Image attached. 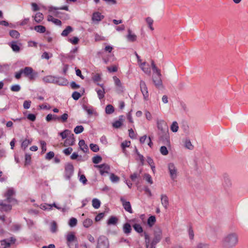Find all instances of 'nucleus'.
I'll return each instance as SVG.
<instances>
[{
    "mask_svg": "<svg viewBox=\"0 0 248 248\" xmlns=\"http://www.w3.org/2000/svg\"><path fill=\"white\" fill-rule=\"evenodd\" d=\"M91 149L94 152H97L99 150V147L98 145L96 144L91 143L90 145Z\"/></svg>",
    "mask_w": 248,
    "mask_h": 248,
    "instance_id": "31",
    "label": "nucleus"
},
{
    "mask_svg": "<svg viewBox=\"0 0 248 248\" xmlns=\"http://www.w3.org/2000/svg\"><path fill=\"white\" fill-rule=\"evenodd\" d=\"M54 153L53 152L50 151L47 153L46 156V158L48 160H50L53 158L54 157Z\"/></svg>",
    "mask_w": 248,
    "mask_h": 248,
    "instance_id": "39",
    "label": "nucleus"
},
{
    "mask_svg": "<svg viewBox=\"0 0 248 248\" xmlns=\"http://www.w3.org/2000/svg\"><path fill=\"white\" fill-rule=\"evenodd\" d=\"M14 192L12 190H9L7 191V192L5 194V196L6 197V199L8 200H10L12 199L13 196Z\"/></svg>",
    "mask_w": 248,
    "mask_h": 248,
    "instance_id": "33",
    "label": "nucleus"
},
{
    "mask_svg": "<svg viewBox=\"0 0 248 248\" xmlns=\"http://www.w3.org/2000/svg\"><path fill=\"white\" fill-rule=\"evenodd\" d=\"M67 244L70 248H77V240L73 233H70L67 235Z\"/></svg>",
    "mask_w": 248,
    "mask_h": 248,
    "instance_id": "3",
    "label": "nucleus"
},
{
    "mask_svg": "<svg viewBox=\"0 0 248 248\" xmlns=\"http://www.w3.org/2000/svg\"><path fill=\"white\" fill-rule=\"evenodd\" d=\"M96 167L99 169L100 172L102 175H103L105 173H108L109 167L108 165L106 164H102L97 166Z\"/></svg>",
    "mask_w": 248,
    "mask_h": 248,
    "instance_id": "9",
    "label": "nucleus"
},
{
    "mask_svg": "<svg viewBox=\"0 0 248 248\" xmlns=\"http://www.w3.org/2000/svg\"><path fill=\"white\" fill-rule=\"evenodd\" d=\"M81 94L77 92H75L72 94V97L76 100L78 99L81 97Z\"/></svg>",
    "mask_w": 248,
    "mask_h": 248,
    "instance_id": "40",
    "label": "nucleus"
},
{
    "mask_svg": "<svg viewBox=\"0 0 248 248\" xmlns=\"http://www.w3.org/2000/svg\"><path fill=\"white\" fill-rule=\"evenodd\" d=\"M161 153L164 155H166L168 154L169 152L166 146H161L160 149Z\"/></svg>",
    "mask_w": 248,
    "mask_h": 248,
    "instance_id": "38",
    "label": "nucleus"
},
{
    "mask_svg": "<svg viewBox=\"0 0 248 248\" xmlns=\"http://www.w3.org/2000/svg\"><path fill=\"white\" fill-rule=\"evenodd\" d=\"M113 79L115 84L117 87V88L118 89H121L122 88V83L120 79L116 77H114L113 78Z\"/></svg>",
    "mask_w": 248,
    "mask_h": 248,
    "instance_id": "23",
    "label": "nucleus"
},
{
    "mask_svg": "<svg viewBox=\"0 0 248 248\" xmlns=\"http://www.w3.org/2000/svg\"><path fill=\"white\" fill-rule=\"evenodd\" d=\"M56 119L54 116L51 114H48L46 117V120L47 121H50L52 120V119Z\"/></svg>",
    "mask_w": 248,
    "mask_h": 248,
    "instance_id": "62",
    "label": "nucleus"
},
{
    "mask_svg": "<svg viewBox=\"0 0 248 248\" xmlns=\"http://www.w3.org/2000/svg\"><path fill=\"white\" fill-rule=\"evenodd\" d=\"M34 30L39 33H45L46 31V28L42 25H37L34 27Z\"/></svg>",
    "mask_w": 248,
    "mask_h": 248,
    "instance_id": "17",
    "label": "nucleus"
},
{
    "mask_svg": "<svg viewBox=\"0 0 248 248\" xmlns=\"http://www.w3.org/2000/svg\"><path fill=\"white\" fill-rule=\"evenodd\" d=\"M34 19L36 22L40 23L43 20L44 16L41 13H37L35 14Z\"/></svg>",
    "mask_w": 248,
    "mask_h": 248,
    "instance_id": "15",
    "label": "nucleus"
},
{
    "mask_svg": "<svg viewBox=\"0 0 248 248\" xmlns=\"http://www.w3.org/2000/svg\"><path fill=\"white\" fill-rule=\"evenodd\" d=\"M161 202L162 204L164 205L165 207H166L168 204V201L166 197H163L161 199Z\"/></svg>",
    "mask_w": 248,
    "mask_h": 248,
    "instance_id": "53",
    "label": "nucleus"
},
{
    "mask_svg": "<svg viewBox=\"0 0 248 248\" xmlns=\"http://www.w3.org/2000/svg\"><path fill=\"white\" fill-rule=\"evenodd\" d=\"M124 230L125 232H129L131 230V226L129 223H125L124 226Z\"/></svg>",
    "mask_w": 248,
    "mask_h": 248,
    "instance_id": "37",
    "label": "nucleus"
},
{
    "mask_svg": "<svg viewBox=\"0 0 248 248\" xmlns=\"http://www.w3.org/2000/svg\"><path fill=\"white\" fill-rule=\"evenodd\" d=\"M31 102L29 101H25L23 104V107L25 108L28 109L30 107Z\"/></svg>",
    "mask_w": 248,
    "mask_h": 248,
    "instance_id": "54",
    "label": "nucleus"
},
{
    "mask_svg": "<svg viewBox=\"0 0 248 248\" xmlns=\"http://www.w3.org/2000/svg\"><path fill=\"white\" fill-rule=\"evenodd\" d=\"M27 118L31 121H34L36 119V116L33 114H29L27 116Z\"/></svg>",
    "mask_w": 248,
    "mask_h": 248,
    "instance_id": "56",
    "label": "nucleus"
},
{
    "mask_svg": "<svg viewBox=\"0 0 248 248\" xmlns=\"http://www.w3.org/2000/svg\"><path fill=\"white\" fill-rule=\"evenodd\" d=\"M54 24H55L56 25H58V26H61L62 25V22L61 20H60L59 19H57V18H55L54 20H53V22Z\"/></svg>",
    "mask_w": 248,
    "mask_h": 248,
    "instance_id": "63",
    "label": "nucleus"
},
{
    "mask_svg": "<svg viewBox=\"0 0 248 248\" xmlns=\"http://www.w3.org/2000/svg\"><path fill=\"white\" fill-rule=\"evenodd\" d=\"M76 74L81 79H84V77L81 74V71L80 69H77L76 70Z\"/></svg>",
    "mask_w": 248,
    "mask_h": 248,
    "instance_id": "57",
    "label": "nucleus"
},
{
    "mask_svg": "<svg viewBox=\"0 0 248 248\" xmlns=\"http://www.w3.org/2000/svg\"><path fill=\"white\" fill-rule=\"evenodd\" d=\"M170 171L171 174V177H175L176 175V170L175 167L173 166H170L169 167Z\"/></svg>",
    "mask_w": 248,
    "mask_h": 248,
    "instance_id": "30",
    "label": "nucleus"
},
{
    "mask_svg": "<svg viewBox=\"0 0 248 248\" xmlns=\"http://www.w3.org/2000/svg\"><path fill=\"white\" fill-rule=\"evenodd\" d=\"M110 179L112 182H117L119 180V177L114 173L110 175Z\"/></svg>",
    "mask_w": 248,
    "mask_h": 248,
    "instance_id": "36",
    "label": "nucleus"
},
{
    "mask_svg": "<svg viewBox=\"0 0 248 248\" xmlns=\"http://www.w3.org/2000/svg\"><path fill=\"white\" fill-rule=\"evenodd\" d=\"M104 18V16L99 12H95L93 14L92 20L94 22H99Z\"/></svg>",
    "mask_w": 248,
    "mask_h": 248,
    "instance_id": "11",
    "label": "nucleus"
},
{
    "mask_svg": "<svg viewBox=\"0 0 248 248\" xmlns=\"http://www.w3.org/2000/svg\"><path fill=\"white\" fill-rule=\"evenodd\" d=\"M29 46L31 47H36L37 43L33 41H30L28 42Z\"/></svg>",
    "mask_w": 248,
    "mask_h": 248,
    "instance_id": "59",
    "label": "nucleus"
},
{
    "mask_svg": "<svg viewBox=\"0 0 248 248\" xmlns=\"http://www.w3.org/2000/svg\"><path fill=\"white\" fill-rule=\"evenodd\" d=\"M85 110L89 115H92L93 113V109L92 108H88L87 107H85L84 108Z\"/></svg>",
    "mask_w": 248,
    "mask_h": 248,
    "instance_id": "51",
    "label": "nucleus"
},
{
    "mask_svg": "<svg viewBox=\"0 0 248 248\" xmlns=\"http://www.w3.org/2000/svg\"><path fill=\"white\" fill-rule=\"evenodd\" d=\"M121 201L122 202V204L124 209L129 213H132V209L130 202L126 201L124 198H121Z\"/></svg>",
    "mask_w": 248,
    "mask_h": 248,
    "instance_id": "6",
    "label": "nucleus"
},
{
    "mask_svg": "<svg viewBox=\"0 0 248 248\" xmlns=\"http://www.w3.org/2000/svg\"><path fill=\"white\" fill-rule=\"evenodd\" d=\"M62 139H66L64 141L65 146H70L74 144L75 142V138L73 134H71L68 130H65L63 132L60 133Z\"/></svg>",
    "mask_w": 248,
    "mask_h": 248,
    "instance_id": "1",
    "label": "nucleus"
},
{
    "mask_svg": "<svg viewBox=\"0 0 248 248\" xmlns=\"http://www.w3.org/2000/svg\"><path fill=\"white\" fill-rule=\"evenodd\" d=\"M16 242V239L14 237H10L1 241V246L3 248H8L13 246Z\"/></svg>",
    "mask_w": 248,
    "mask_h": 248,
    "instance_id": "4",
    "label": "nucleus"
},
{
    "mask_svg": "<svg viewBox=\"0 0 248 248\" xmlns=\"http://www.w3.org/2000/svg\"><path fill=\"white\" fill-rule=\"evenodd\" d=\"M80 149L84 152H87L88 148L87 145L85 144V141L83 140H80L78 142Z\"/></svg>",
    "mask_w": 248,
    "mask_h": 248,
    "instance_id": "14",
    "label": "nucleus"
},
{
    "mask_svg": "<svg viewBox=\"0 0 248 248\" xmlns=\"http://www.w3.org/2000/svg\"><path fill=\"white\" fill-rule=\"evenodd\" d=\"M135 231L138 232H143V229L142 227L140 224L135 223L133 226Z\"/></svg>",
    "mask_w": 248,
    "mask_h": 248,
    "instance_id": "27",
    "label": "nucleus"
},
{
    "mask_svg": "<svg viewBox=\"0 0 248 248\" xmlns=\"http://www.w3.org/2000/svg\"><path fill=\"white\" fill-rule=\"evenodd\" d=\"M92 204L94 208L98 209L100 206V202L98 199H94L93 200Z\"/></svg>",
    "mask_w": 248,
    "mask_h": 248,
    "instance_id": "28",
    "label": "nucleus"
},
{
    "mask_svg": "<svg viewBox=\"0 0 248 248\" xmlns=\"http://www.w3.org/2000/svg\"><path fill=\"white\" fill-rule=\"evenodd\" d=\"M118 221V217L114 216H112L108 220L107 224L108 225H115L117 223Z\"/></svg>",
    "mask_w": 248,
    "mask_h": 248,
    "instance_id": "13",
    "label": "nucleus"
},
{
    "mask_svg": "<svg viewBox=\"0 0 248 248\" xmlns=\"http://www.w3.org/2000/svg\"><path fill=\"white\" fill-rule=\"evenodd\" d=\"M10 35L13 38L17 39L19 37L20 34L17 31L12 30L10 31Z\"/></svg>",
    "mask_w": 248,
    "mask_h": 248,
    "instance_id": "26",
    "label": "nucleus"
},
{
    "mask_svg": "<svg viewBox=\"0 0 248 248\" xmlns=\"http://www.w3.org/2000/svg\"><path fill=\"white\" fill-rule=\"evenodd\" d=\"M225 241L229 243L231 246H233L236 244L237 242V239L234 235L233 234H230L226 238Z\"/></svg>",
    "mask_w": 248,
    "mask_h": 248,
    "instance_id": "7",
    "label": "nucleus"
},
{
    "mask_svg": "<svg viewBox=\"0 0 248 248\" xmlns=\"http://www.w3.org/2000/svg\"><path fill=\"white\" fill-rule=\"evenodd\" d=\"M151 65L154 70L152 76L153 82L156 86H159L162 85L160 73L155 66L154 62H152Z\"/></svg>",
    "mask_w": 248,
    "mask_h": 248,
    "instance_id": "2",
    "label": "nucleus"
},
{
    "mask_svg": "<svg viewBox=\"0 0 248 248\" xmlns=\"http://www.w3.org/2000/svg\"><path fill=\"white\" fill-rule=\"evenodd\" d=\"M104 50L106 52L111 53L113 50V47L111 46L107 45L105 46Z\"/></svg>",
    "mask_w": 248,
    "mask_h": 248,
    "instance_id": "48",
    "label": "nucleus"
},
{
    "mask_svg": "<svg viewBox=\"0 0 248 248\" xmlns=\"http://www.w3.org/2000/svg\"><path fill=\"white\" fill-rule=\"evenodd\" d=\"M102 160V157L100 155H96L93 158V162L94 164H98Z\"/></svg>",
    "mask_w": 248,
    "mask_h": 248,
    "instance_id": "34",
    "label": "nucleus"
},
{
    "mask_svg": "<svg viewBox=\"0 0 248 248\" xmlns=\"http://www.w3.org/2000/svg\"><path fill=\"white\" fill-rule=\"evenodd\" d=\"M31 155H26L25 156V163L26 164H29L31 161Z\"/></svg>",
    "mask_w": 248,
    "mask_h": 248,
    "instance_id": "58",
    "label": "nucleus"
},
{
    "mask_svg": "<svg viewBox=\"0 0 248 248\" xmlns=\"http://www.w3.org/2000/svg\"><path fill=\"white\" fill-rule=\"evenodd\" d=\"M140 86L141 89V91L145 98H147L149 96V93L147 87L146 85V84L144 82L141 81L140 83Z\"/></svg>",
    "mask_w": 248,
    "mask_h": 248,
    "instance_id": "8",
    "label": "nucleus"
},
{
    "mask_svg": "<svg viewBox=\"0 0 248 248\" xmlns=\"http://www.w3.org/2000/svg\"><path fill=\"white\" fill-rule=\"evenodd\" d=\"M178 123L176 122H173L170 127L171 131L173 132H176L178 131Z\"/></svg>",
    "mask_w": 248,
    "mask_h": 248,
    "instance_id": "29",
    "label": "nucleus"
},
{
    "mask_svg": "<svg viewBox=\"0 0 248 248\" xmlns=\"http://www.w3.org/2000/svg\"><path fill=\"white\" fill-rule=\"evenodd\" d=\"M108 70L109 72H116L118 70V67L116 65H112L108 67Z\"/></svg>",
    "mask_w": 248,
    "mask_h": 248,
    "instance_id": "41",
    "label": "nucleus"
},
{
    "mask_svg": "<svg viewBox=\"0 0 248 248\" xmlns=\"http://www.w3.org/2000/svg\"><path fill=\"white\" fill-rule=\"evenodd\" d=\"M71 86L72 87V88L73 89H78V88H79V85H78V84H77L76 82H71Z\"/></svg>",
    "mask_w": 248,
    "mask_h": 248,
    "instance_id": "64",
    "label": "nucleus"
},
{
    "mask_svg": "<svg viewBox=\"0 0 248 248\" xmlns=\"http://www.w3.org/2000/svg\"><path fill=\"white\" fill-rule=\"evenodd\" d=\"M51 231L55 232L57 229V224L55 222H52L50 224V226Z\"/></svg>",
    "mask_w": 248,
    "mask_h": 248,
    "instance_id": "52",
    "label": "nucleus"
},
{
    "mask_svg": "<svg viewBox=\"0 0 248 248\" xmlns=\"http://www.w3.org/2000/svg\"><path fill=\"white\" fill-rule=\"evenodd\" d=\"M84 128L82 126L79 125L76 126L74 129V132L76 134H79L83 131Z\"/></svg>",
    "mask_w": 248,
    "mask_h": 248,
    "instance_id": "35",
    "label": "nucleus"
},
{
    "mask_svg": "<svg viewBox=\"0 0 248 248\" xmlns=\"http://www.w3.org/2000/svg\"><path fill=\"white\" fill-rule=\"evenodd\" d=\"M79 180L84 184H85L87 181L85 176L83 174H81L79 176Z\"/></svg>",
    "mask_w": 248,
    "mask_h": 248,
    "instance_id": "46",
    "label": "nucleus"
},
{
    "mask_svg": "<svg viewBox=\"0 0 248 248\" xmlns=\"http://www.w3.org/2000/svg\"><path fill=\"white\" fill-rule=\"evenodd\" d=\"M78 220L76 218L72 217L69 219L68 224L71 227H75L77 224Z\"/></svg>",
    "mask_w": 248,
    "mask_h": 248,
    "instance_id": "25",
    "label": "nucleus"
},
{
    "mask_svg": "<svg viewBox=\"0 0 248 248\" xmlns=\"http://www.w3.org/2000/svg\"><path fill=\"white\" fill-rule=\"evenodd\" d=\"M156 219L155 216L150 217L147 220V223L150 226H152L155 222Z\"/></svg>",
    "mask_w": 248,
    "mask_h": 248,
    "instance_id": "24",
    "label": "nucleus"
},
{
    "mask_svg": "<svg viewBox=\"0 0 248 248\" xmlns=\"http://www.w3.org/2000/svg\"><path fill=\"white\" fill-rule=\"evenodd\" d=\"M141 172V170L140 171L139 173H134L133 174L131 175L130 178L133 180L134 181L137 179L139 176Z\"/></svg>",
    "mask_w": 248,
    "mask_h": 248,
    "instance_id": "44",
    "label": "nucleus"
},
{
    "mask_svg": "<svg viewBox=\"0 0 248 248\" xmlns=\"http://www.w3.org/2000/svg\"><path fill=\"white\" fill-rule=\"evenodd\" d=\"M128 135L131 139H134L135 137V134L134 130L131 128L128 130Z\"/></svg>",
    "mask_w": 248,
    "mask_h": 248,
    "instance_id": "45",
    "label": "nucleus"
},
{
    "mask_svg": "<svg viewBox=\"0 0 248 248\" xmlns=\"http://www.w3.org/2000/svg\"><path fill=\"white\" fill-rule=\"evenodd\" d=\"M73 31L72 28L70 26H67L65 29H64L62 33V35L63 36H67L72 31Z\"/></svg>",
    "mask_w": 248,
    "mask_h": 248,
    "instance_id": "21",
    "label": "nucleus"
},
{
    "mask_svg": "<svg viewBox=\"0 0 248 248\" xmlns=\"http://www.w3.org/2000/svg\"><path fill=\"white\" fill-rule=\"evenodd\" d=\"M22 72L26 76L28 77L30 79L34 78V74L33 69L31 67H26L24 69L21 70Z\"/></svg>",
    "mask_w": 248,
    "mask_h": 248,
    "instance_id": "5",
    "label": "nucleus"
},
{
    "mask_svg": "<svg viewBox=\"0 0 248 248\" xmlns=\"http://www.w3.org/2000/svg\"><path fill=\"white\" fill-rule=\"evenodd\" d=\"M141 67L144 72L149 73L150 72V65L146 64L145 62H143L141 63Z\"/></svg>",
    "mask_w": 248,
    "mask_h": 248,
    "instance_id": "20",
    "label": "nucleus"
},
{
    "mask_svg": "<svg viewBox=\"0 0 248 248\" xmlns=\"http://www.w3.org/2000/svg\"><path fill=\"white\" fill-rule=\"evenodd\" d=\"M68 118V114L67 113H64L61 117V120L63 122H65L67 121Z\"/></svg>",
    "mask_w": 248,
    "mask_h": 248,
    "instance_id": "61",
    "label": "nucleus"
},
{
    "mask_svg": "<svg viewBox=\"0 0 248 248\" xmlns=\"http://www.w3.org/2000/svg\"><path fill=\"white\" fill-rule=\"evenodd\" d=\"M41 147L42 149V152H45L46 151V143L45 141L41 142Z\"/></svg>",
    "mask_w": 248,
    "mask_h": 248,
    "instance_id": "60",
    "label": "nucleus"
},
{
    "mask_svg": "<svg viewBox=\"0 0 248 248\" xmlns=\"http://www.w3.org/2000/svg\"><path fill=\"white\" fill-rule=\"evenodd\" d=\"M101 79V76L98 74H95L93 77V80L95 82L99 81Z\"/></svg>",
    "mask_w": 248,
    "mask_h": 248,
    "instance_id": "43",
    "label": "nucleus"
},
{
    "mask_svg": "<svg viewBox=\"0 0 248 248\" xmlns=\"http://www.w3.org/2000/svg\"><path fill=\"white\" fill-rule=\"evenodd\" d=\"M101 88L97 90V93L99 99H102L104 97L105 91L103 85L101 86Z\"/></svg>",
    "mask_w": 248,
    "mask_h": 248,
    "instance_id": "16",
    "label": "nucleus"
},
{
    "mask_svg": "<svg viewBox=\"0 0 248 248\" xmlns=\"http://www.w3.org/2000/svg\"><path fill=\"white\" fill-rule=\"evenodd\" d=\"M11 46L14 51L18 52L20 50V46L17 42H12L11 44Z\"/></svg>",
    "mask_w": 248,
    "mask_h": 248,
    "instance_id": "18",
    "label": "nucleus"
},
{
    "mask_svg": "<svg viewBox=\"0 0 248 248\" xmlns=\"http://www.w3.org/2000/svg\"><path fill=\"white\" fill-rule=\"evenodd\" d=\"M104 217V213H101L98 214L95 218V221L97 222L101 220Z\"/></svg>",
    "mask_w": 248,
    "mask_h": 248,
    "instance_id": "42",
    "label": "nucleus"
},
{
    "mask_svg": "<svg viewBox=\"0 0 248 248\" xmlns=\"http://www.w3.org/2000/svg\"><path fill=\"white\" fill-rule=\"evenodd\" d=\"M185 146L186 148L189 150H192L194 148V146L192 145L191 141L189 140H186L185 141Z\"/></svg>",
    "mask_w": 248,
    "mask_h": 248,
    "instance_id": "22",
    "label": "nucleus"
},
{
    "mask_svg": "<svg viewBox=\"0 0 248 248\" xmlns=\"http://www.w3.org/2000/svg\"><path fill=\"white\" fill-rule=\"evenodd\" d=\"M127 37H128V39H129L131 41H135L136 39L137 36L131 31H128V34Z\"/></svg>",
    "mask_w": 248,
    "mask_h": 248,
    "instance_id": "32",
    "label": "nucleus"
},
{
    "mask_svg": "<svg viewBox=\"0 0 248 248\" xmlns=\"http://www.w3.org/2000/svg\"><path fill=\"white\" fill-rule=\"evenodd\" d=\"M70 42L73 44L76 45L78 43L79 39L77 37H74L73 38L69 39Z\"/></svg>",
    "mask_w": 248,
    "mask_h": 248,
    "instance_id": "47",
    "label": "nucleus"
},
{
    "mask_svg": "<svg viewBox=\"0 0 248 248\" xmlns=\"http://www.w3.org/2000/svg\"><path fill=\"white\" fill-rule=\"evenodd\" d=\"M121 146L122 148L123 151L124 152H125L126 149L127 148H129L130 147L131 141L130 140H125L121 143Z\"/></svg>",
    "mask_w": 248,
    "mask_h": 248,
    "instance_id": "12",
    "label": "nucleus"
},
{
    "mask_svg": "<svg viewBox=\"0 0 248 248\" xmlns=\"http://www.w3.org/2000/svg\"><path fill=\"white\" fill-rule=\"evenodd\" d=\"M105 112L108 114H110L114 112V108L111 105H108L105 108Z\"/></svg>",
    "mask_w": 248,
    "mask_h": 248,
    "instance_id": "19",
    "label": "nucleus"
},
{
    "mask_svg": "<svg viewBox=\"0 0 248 248\" xmlns=\"http://www.w3.org/2000/svg\"><path fill=\"white\" fill-rule=\"evenodd\" d=\"M20 87L18 85H15L12 86L11 90L13 92H18L20 90Z\"/></svg>",
    "mask_w": 248,
    "mask_h": 248,
    "instance_id": "50",
    "label": "nucleus"
},
{
    "mask_svg": "<svg viewBox=\"0 0 248 248\" xmlns=\"http://www.w3.org/2000/svg\"><path fill=\"white\" fill-rule=\"evenodd\" d=\"M72 151H73V149L72 148L68 147V148L64 149L63 150V152L66 155H69L70 154H71Z\"/></svg>",
    "mask_w": 248,
    "mask_h": 248,
    "instance_id": "49",
    "label": "nucleus"
},
{
    "mask_svg": "<svg viewBox=\"0 0 248 248\" xmlns=\"http://www.w3.org/2000/svg\"><path fill=\"white\" fill-rule=\"evenodd\" d=\"M124 121V119L123 116H121L119 120L115 121L112 123V126L115 128H119L123 125Z\"/></svg>",
    "mask_w": 248,
    "mask_h": 248,
    "instance_id": "10",
    "label": "nucleus"
},
{
    "mask_svg": "<svg viewBox=\"0 0 248 248\" xmlns=\"http://www.w3.org/2000/svg\"><path fill=\"white\" fill-rule=\"evenodd\" d=\"M31 6L34 11H37L39 10V6L37 3H32Z\"/></svg>",
    "mask_w": 248,
    "mask_h": 248,
    "instance_id": "55",
    "label": "nucleus"
}]
</instances>
